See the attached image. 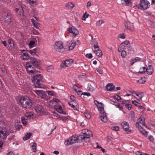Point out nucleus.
<instances>
[{"label":"nucleus","instance_id":"f257e3e1","mask_svg":"<svg viewBox=\"0 0 155 155\" xmlns=\"http://www.w3.org/2000/svg\"><path fill=\"white\" fill-rule=\"evenodd\" d=\"M19 101L24 108H29L33 104L31 100L27 96L21 97Z\"/></svg>","mask_w":155,"mask_h":155},{"label":"nucleus","instance_id":"f03ea898","mask_svg":"<svg viewBox=\"0 0 155 155\" xmlns=\"http://www.w3.org/2000/svg\"><path fill=\"white\" fill-rule=\"evenodd\" d=\"M33 81L35 82L33 87L35 88H41L44 87V85L40 83L42 80V77L41 74H38L33 77Z\"/></svg>","mask_w":155,"mask_h":155},{"label":"nucleus","instance_id":"7ed1b4c3","mask_svg":"<svg viewBox=\"0 0 155 155\" xmlns=\"http://www.w3.org/2000/svg\"><path fill=\"white\" fill-rule=\"evenodd\" d=\"M59 101V100L57 99H53L50 102V104L52 106H54V109H56L57 111L61 114H65L63 113L62 107L60 105H56L57 103Z\"/></svg>","mask_w":155,"mask_h":155},{"label":"nucleus","instance_id":"20e7f679","mask_svg":"<svg viewBox=\"0 0 155 155\" xmlns=\"http://www.w3.org/2000/svg\"><path fill=\"white\" fill-rule=\"evenodd\" d=\"M149 4V2L147 0H140V5H138L137 6L138 8H140V9H142V8L143 9H146L149 8L150 6Z\"/></svg>","mask_w":155,"mask_h":155},{"label":"nucleus","instance_id":"39448f33","mask_svg":"<svg viewBox=\"0 0 155 155\" xmlns=\"http://www.w3.org/2000/svg\"><path fill=\"white\" fill-rule=\"evenodd\" d=\"M82 133L84 135L79 136V137L81 139L84 140L85 139V138H90L91 136H92V132L90 130L86 129H84L83 130Z\"/></svg>","mask_w":155,"mask_h":155},{"label":"nucleus","instance_id":"423d86ee","mask_svg":"<svg viewBox=\"0 0 155 155\" xmlns=\"http://www.w3.org/2000/svg\"><path fill=\"white\" fill-rule=\"evenodd\" d=\"M67 30L70 33H72L74 37L77 36L79 34V31L73 26L69 27L67 29Z\"/></svg>","mask_w":155,"mask_h":155},{"label":"nucleus","instance_id":"0eeeda50","mask_svg":"<svg viewBox=\"0 0 155 155\" xmlns=\"http://www.w3.org/2000/svg\"><path fill=\"white\" fill-rule=\"evenodd\" d=\"M145 118L143 117H140L138 120L136 124V126L139 129L141 128V125H143L145 126L146 127H147L146 125H145Z\"/></svg>","mask_w":155,"mask_h":155},{"label":"nucleus","instance_id":"6e6552de","mask_svg":"<svg viewBox=\"0 0 155 155\" xmlns=\"http://www.w3.org/2000/svg\"><path fill=\"white\" fill-rule=\"evenodd\" d=\"M78 141V139L76 137H71L69 138L68 139L65 141V144L66 145H69L70 144L75 143Z\"/></svg>","mask_w":155,"mask_h":155},{"label":"nucleus","instance_id":"1a4fd4ad","mask_svg":"<svg viewBox=\"0 0 155 155\" xmlns=\"http://www.w3.org/2000/svg\"><path fill=\"white\" fill-rule=\"evenodd\" d=\"M33 91L41 98H44L46 97V94L45 91L39 90H34Z\"/></svg>","mask_w":155,"mask_h":155},{"label":"nucleus","instance_id":"9d476101","mask_svg":"<svg viewBox=\"0 0 155 155\" xmlns=\"http://www.w3.org/2000/svg\"><path fill=\"white\" fill-rule=\"evenodd\" d=\"M25 67L27 71L30 73L34 74L36 71L35 69L32 67V66L29 63H27Z\"/></svg>","mask_w":155,"mask_h":155},{"label":"nucleus","instance_id":"9b49d317","mask_svg":"<svg viewBox=\"0 0 155 155\" xmlns=\"http://www.w3.org/2000/svg\"><path fill=\"white\" fill-rule=\"evenodd\" d=\"M30 63L32 64L33 65L37 66L39 65L40 61L37 60L34 58L31 57L30 58Z\"/></svg>","mask_w":155,"mask_h":155},{"label":"nucleus","instance_id":"f8f14e48","mask_svg":"<svg viewBox=\"0 0 155 155\" xmlns=\"http://www.w3.org/2000/svg\"><path fill=\"white\" fill-rule=\"evenodd\" d=\"M55 45L58 47L56 48V51L60 52H61V49L63 48L62 42L61 41H58L55 43Z\"/></svg>","mask_w":155,"mask_h":155},{"label":"nucleus","instance_id":"ddd939ff","mask_svg":"<svg viewBox=\"0 0 155 155\" xmlns=\"http://www.w3.org/2000/svg\"><path fill=\"white\" fill-rule=\"evenodd\" d=\"M125 26L126 28L130 30L131 31L134 30V26L133 23L129 21L126 22L125 24Z\"/></svg>","mask_w":155,"mask_h":155},{"label":"nucleus","instance_id":"4468645a","mask_svg":"<svg viewBox=\"0 0 155 155\" xmlns=\"http://www.w3.org/2000/svg\"><path fill=\"white\" fill-rule=\"evenodd\" d=\"M75 6L74 4L72 2H69L65 4V7L67 9L71 10Z\"/></svg>","mask_w":155,"mask_h":155},{"label":"nucleus","instance_id":"2eb2a0df","mask_svg":"<svg viewBox=\"0 0 155 155\" xmlns=\"http://www.w3.org/2000/svg\"><path fill=\"white\" fill-rule=\"evenodd\" d=\"M121 125L124 130L127 131L129 129V125L127 122L124 121L121 123Z\"/></svg>","mask_w":155,"mask_h":155},{"label":"nucleus","instance_id":"dca6fc26","mask_svg":"<svg viewBox=\"0 0 155 155\" xmlns=\"http://www.w3.org/2000/svg\"><path fill=\"white\" fill-rule=\"evenodd\" d=\"M106 88L108 91H110L115 88V86L111 83L108 84L106 86Z\"/></svg>","mask_w":155,"mask_h":155},{"label":"nucleus","instance_id":"f3484780","mask_svg":"<svg viewBox=\"0 0 155 155\" xmlns=\"http://www.w3.org/2000/svg\"><path fill=\"white\" fill-rule=\"evenodd\" d=\"M100 116V118H101V120L104 122H106L107 121V119L106 117V114L105 112H103V113L101 114Z\"/></svg>","mask_w":155,"mask_h":155},{"label":"nucleus","instance_id":"a211bd4d","mask_svg":"<svg viewBox=\"0 0 155 155\" xmlns=\"http://www.w3.org/2000/svg\"><path fill=\"white\" fill-rule=\"evenodd\" d=\"M23 55L24 56L22 59L23 60H27L29 58V56L26 51L23 50L22 51Z\"/></svg>","mask_w":155,"mask_h":155},{"label":"nucleus","instance_id":"6ab92c4d","mask_svg":"<svg viewBox=\"0 0 155 155\" xmlns=\"http://www.w3.org/2000/svg\"><path fill=\"white\" fill-rule=\"evenodd\" d=\"M10 15V14L8 13L7 14V16L5 19V22L8 24H9L11 21Z\"/></svg>","mask_w":155,"mask_h":155},{"label":"nucleus","instance_id":"aec40b11","mask_svg":"<svg viewBox=\"0 0 155 155\" xmlns=\"http://www.w3.org/2000/svg\"><path fill=\"white\" fill-rule=\"evenodd\" d=\"M42 109V106L40 105H37L35 107V110L38 113L43 112Z\"/></svg>","mask_w":155,"mask_h":155},{"label":"nucleus","instance_id":"412c9836","mask_svg":"<svg viewBox=\"0 0 155 155\" xmlns=\"http://www.w3.org/2000/svg\"><path fill=\"white\" fill-rule=\"evenodd\" d=\"M99 105L97 106V108L99 111H100L101 114L103 113V112H105L104 111V107L103 105L101 103L99 104Z\"/></svg>","mask_w":155,"mask_h":155},{"label":"nucleus","instance_id":"4be33fe9","mask_svg":"<svg viewBox=\"0 0 155 155\" xmlns=\"http://www.w3.org/2000/svg\"><path fill=\"white\" fill-rule=\"evenodd\" d=\"M146 71L147 73L149 75H151L153 72V67H151V68H146Z\"/></svg>","mask_w":155,"mask_h":155},{"label":"nucleus","instance_id":"5701e85b","mask_svg":"<svg viewBox=\"0 0 155 155\" xmlns=\"http://www.w3.org/2000/svg\"><path fill=\"white\" fill-rule=\"evenodd\" d=\"M2 130H0V138L4 139L6 137V133H5Z\"/></svg>","mask_w":155,"mask_h":155},{"label":"nucleus","instance_id":"b1692460","mask_svg":"<svg viewBox=\"0 0 155 155\" xmlns=\"http://www.w3.org/2000/svg\"><path fill=\"white\" fill-rule=\"evenodd\" d=\"M31 147H32L33 151L35 152H36V149L37 148V144L35 143H31Z\"/></svg>","mask_w":155,"mask_h":155},{"label":"nucleus","instance_id":"393cba45","mask_svg":"<svg viewBox=\"0 0 155 155\" xmlns=\"http://www.w3.org/2000/svg\"><path fill=\"white\" fill-rule=\"evenodd\" d=\"M32 133H28L25 136V137H23V139L25 140H26L30 138L31 136Z\"/></svg>","mask_w":155,"mask_h":155},{"label":"nucleus","instance_id":"a878e982","mask_svg":"<svg viewBox=\"0 0 155 155\" xmlns=\"http://www.w3.org/2000/svg\"><path fill=\"white\" fill-rule=\"evenodd\" d=\"M95 51L97 56L100 57L102 56V52L101 50H95Z\"/></svg>","mask_w":155,"mask_h":155},{"label":"nucleus","instance_id":"bb28decb","mask_svg":"<svg viewBox=\"0 0 155 155\" xmlns=\"http://www.w3.org/2000/svg\"><path fill=\"white\" fill-rule=\"evenodd\" d=\"M0 72L3 75H5L6 74V71L4 67L0 68Z\"/></svg>","mask_w":155,"mask_h":155},{"label":"nucleus","instance_id":"cd10ccee","mask_svg":"<svg viewBox=\"0 0 155 155\" xmlns=\"http://www.w3.org/2000/svg\"><path fill=\"white\" fill-rule=\"evenodd\" d=\"M8 42V44L10 45V47L13 48L14 47L13 41L11 39H9Z\"/></svg>","mask_w":155,"mask_h":155},{"label":"nucleus","instance_id":"c85d7f7f","mask_svg":"<svg viewBox=\"0 0 155 155\" xmlns=\"http://www.w3.org/2000/svg\"><path fill=\"white\" fill-rule=\"evenodd\" d=\"M144 94L143 93L141 92L138 93V96L137 97H134L136 99L139 100L141 99L142 97L143 96Z\"/></svg>","mask_w":155,"mask_h":155},{"label":"nucleus","instance_id":"c756f323","mask_svg":"<svg viewBox=\"0 0 155 155\" xmlns=\"http://www.w3.org/2000/svg\"><path fill=\"white\" fill-rule=\"evenodd\" d=\"M88 89L90 91H93L94 90V84H88Z\"/></svg>","mask_w":155,"mask_h":155},{"label":"nucleus","instance_id":"7c9ffc66","mask_svg":"<svg viewBox=\"0 0 155 155\" xmlns=\"http://www.w3.org/2000/svg\"><path fill=\"white\" fill-rule=\"evenodd\" d=\"M76 42H72L71 43L70 46L69 47L68 50L70 51V50H73L74 49V48L75 47V46H76Z\"/></svg>","mask_w":155,"mask_h":155},{"label":"nucleus","instance_id":"2f4dec72","mask_svg":"<svg viewBox=\"0 0 155 155\" xmlns=\"http://www.w3.org/2000/svg\"><path fill=\"white\" fill-rule=\"evenodd\" d=\"M89 14L87 13V12H86L84 14L82 17V19L84 21H85L86 18H87L89 16Z\"/></svg>","mask_w":155,"mask_h":155},{"label":"nucleus","instance_id":"473e14b6","mask_svg":"<svg viewBox=\"0 0 155 155\" xmlns=\"http://www.w3.org/2000/svg\"><path fill=\"white\" fill-rule=\"evenodd\" d=\"M30 53L32 54H35L38 53V50L36 49L33 50H30L28 51Z\"/></svg>","mask_w":155,"mask_h":155},{"label":"nucleus","instance_id":"72a5a7b5","mask_svg":"<svg viewBox=\"0 0 155 155\" xmlns=\"http://www.w3.org/2000/svg\"><path fill=\"white\" fill-rule=\"evenodd\" d=\"M145 78H141V79L139 81H137L140 84H143L145 83L146 81L145 80Z\"/></svg>","mask_w":155,"mask_h":155},{"label":"nucleus","instance_id":"f704fd0d","mask_svg":"<svg viewBox=\"0 0 155 155\" xmlns=\"http://www.w3.org/2000/svg\"><path fill=\"white\" fill-rule=\"evenodd\" d=\"M127 53L125 51L122 50L121 51V55L123 58H125L126 56Z\"/></svg>","mask_w":155,"mask_h":155},{"label":"nucleus","instance_id":"c9c22d12","mask_svg":"<svg viewBox=\"0 0 155 155\" xmlns=\"http://www.w3.org/2000/svg\"><path fill=\"white\" fill-rule=\"evenodd\" d=\"M112 102L114 103H116V104H114V105L116 106H117L120 109H123V106L122 105H120L119 103L117 102L116 101H112Z\"/></svg>","mask_w":155,"mask_h":155},{"label":"nucleus","instance_id":"e433bc0d","mask_svg":"<svg viewBox=\"0 0 155 155\" xmlns=\"http://www.w3.org/2000/svg\"><path fill=\"white\" fill-rule=\"evenodd\" d=\"M35 44V41H31L29 43V46L30 48H32L33 45Z\"/></svg>","mask_w":155,"mask_h":155},{"label":"nucleus","instance_id":"4c0bfd02","mask_svg":"<svg viewBox=\"0 0 155 155\" xmlns=\"http://www.w3.org/2000/svg\"><path fill=\"white\" fill-rule=\"evenodd\" d=\"M129 44H130L129 41L126 40L120 44V45H121V47H123L122 46V45H128Z\"/></svg>","mask_w":155,"mask_h":155},{"label":"nucleus","instance_id":"58836bf2","mask_svg":"<svg viewBox=\"0 0 155 155\" xmlns=\"http://www.w3.org/2000/svg\"><path fill=\"white\" fill-rule=\"evenodd\" d=\"M84 115L85 117L88 119H90L91 117L90 114L88 113H84Z\"/></svg>","mask_w":155,"mask_h":155},{"label":"nucleus","instance_id":"ea45409f","mask_svg":"<svg viewBox=\"0 0 155 155\" xmlns=\"http://www.w3.org/2000/svg\"><path fill=\"white\" fill-rule=\"evenodd\" d=\"M140 131L144 136H145L146 137L147 136V132L146 130L142 129V130H140Z\"/></svg>","mask_w":155,"mask_h":155},{"label":"nucleus","instance_id":"a19ab883","mask_svg":"<svg viewBox=\"0 0 155 155\" xmlns=\"http://www.w3.org/2000/svg\"><path fill=\"white\" fill-rule=\"evenodd\" d=\"M64 63H65V64L66 65V67H68L71 65V64L70 63L69 60H66L64 61Z\"/></svg>","mask_w":155,"mask_h":155},{"label":"nucleus","instance_id":"79ce46f5","mask_svg":"<svg viewBox=\"0 0 155 155\" xmlns=\"http://www.w3.org/2000/svg\"><path fill=\"white\" fill-rule=\"evenodd\" d=\"M125 106L128 110H130L131 108L132 105L130 104H125Z\"/></svg>","mask_w":155,"mask_h":155},{"label":"nucleus","instance_id":"37998d69","mask_svg":"<svg viewBox=\"0 0 155 155\" xmlns=\"http://www.w3.org/2000/svg\"><path fill=\"white\" fill-rule=\"evenodd\" d=\"M111 129L114 131H118L119 130V127L117 126H114L111 127Z\"/></svg>","mask_w":155,"mask_h":155},{"label":"nucleus","instance_id":"c03bdc74","mask_svg":"<svg viewBox=\"0 0 155 155\" xmlns=\"http://www.w3.org/2000/svg\"><path fill=\"white\" fill-rule=\"evenodd\" d=\"M104 21L102 20H100L98 21L97 22V25H98L100 26L102 24L104 23Z\"/></svg>","mask_w":155,"mask_h":155},{"label":"nucleus","instance_id":"a18cd8bd","mask_svg":"<svg viewBox=\"0 0 155 155\" xmlns=\"http://www.w3.org/2000/svg\"><path fill=\"white\" fill-rule=\"evenodd\" d=\"M21 119V120L23 124L24 125L26 124L27 123V119H25V118L23 117H22Z\"/></svg>","mask_w":155,"mask_h":155},{"label":"nucleus","instance_id":"49530a36","mask_svg":"<svg viewBox=\"0 0 155 155\" xmlns=\"http://www.w3.org/2000/svg\"><path fill=\"white\" fill-rule=\"evenodd\" d=\"M86 57L88 58L91 59L92 58L93 56L91 54L89 53L87 54L86 55Z\"/></svg>","mask_w":155,"mask_h":155},{"label":"nucleus","instance_id":"de8ad7c7","mask_svg":"<svg viewBox=\"0 0 155 155\" xmlns=\"http://www.w3.org/2000/svg\"><path fill=\"white\" fill-rule=\"evenodd\" d=\"M97 72L100 74H103V71L101 69L99 68L97 70Z\"/></svg>","mask_w":155,"mask_h":155},{"label":"nucleus","instance_id":"09e8293b","mask_svg":"<svg viewBox=\"0 0 155 155\" xmlns=\"http://www.w3.org/2000/svg\"><path fill=\"white\" fill-rule=\"evenodd\" d=\"M141 59L138 57H136L135 58L133 59L132 60V61H134L135 62H136L137 61H140Z\"/></svg>","mask_w":155,"mask_h":155},{"label":"nucleus","instance_id":"8fccbe9b","mask_svg":"<svg viewBox=\"0 0 155 155\" xmlns=\"http://www.w3.org/2000/svg\"><path fill=\"white\" fill-rule=\"evenodd\" d=\"M34 26L36 28L39 29V27H40L39 24L38 23L36 22L35 23H34Z\"/></svg>","mask_w":155,"mask_h":155},{"label":"nucleus","instance_id":"3c124183","mask_svg":"<svg viewBox=\"0 0 155 155\" xmlns=\"http://www.w3.org/2000/svg\"><path fill=\"white\" fill-rule=\"evenodd\" d=\"M4 126V124L3 123L0 121V130H3Z\"/></svg>","mask_w":155,"mask_h":155},{"label":"nucleus","instance_id":"603ef678","mask_svg":"<svg viewBox=\"0 0 155 155\" xmlns=\"http://www.w3.org/2000/svg\"><path fill=\"white\" fill-rule=\"evenodd\" d=\"M126 49L127 50V51H131L132 50H133V48H132V47L130 46V45H129L128 46H126Z\"/></svg>","mask_w":155,"mask_h":155},{"label":"nucleus","instance_id":"864d4df0","mask_svg":"<svg viewBox=\"0 0 155 155\" xmlns=\"http://www.w3.org/2000/svg\"><path fill=\"white\" fill-rule=\"evenodd\" d=\"M119 37L122 39H124L125 38V35L123 33L122 34L119 35Z\"/></svg>","mask_w":155,"mask_h":155},{"label":"nucleus","instance_id":"5fc2aeb1","mask_svg":"<svg viewBox=\"0 0 155 155\" xmlns=\"http://www.w3.org/2000/svg\"><path fill=\"white\" fill-rule=\"evenodd\" d=\"M142 68L143 69V71H139V73H140V74H144V73H145L146 71H145V68H146V67H143Z\"/></svg>","mask_w":155,"mask_h":155},{"label":"nucleus","instance_id":"6e6d98bb","mask_svg":"<svg viewBox=\"0 0 155 155\" xmlns=\"http://www.w3.org/2000/svg\"><path fill=\"white\" fill-rule=\"evenodd\" d=\"M71 99L73 101H75L76 100V98L74 95H71L70 97Z\"/></svg>","mask_w":155,"mask_h":155},{"label":"nucleus","instance_id":"4d7b16f0","mask_svg":"<svg viewBox=\"0 0 155 155\" xmlns=\"http://www.w3.org/2000/svg\"><path fill=\"white\" fill-rule=\"evenodd\" d=\"M53 69V67L52 66H48L47 68V70L48 72H50L51 70Z\"/></svg>","mask_w":155,"mask_h":155},{"label":"nucleus","instance_id":"13d9d810","mask_svg":"<svg viewBox=\"0 0 155 155\" xmlns=\"http://www.w3.org/2000/svg\"><path fill=\"white\" fill-rule=\"evenodd\" d=\"M65 63H64V62H62V63L61 64V67L62 68L66 67V65H65Z\"/></svg>","mask_w":155,"mask_h":155},{"label":"nucleus","instance_id":"bf43d9fd","mask_svg":"<svg viewBox=\"0 0 155 155\" xmlns=\"http://www.w3.org/2000/svg\"><path fill=\"white\" fill-rule=\"evenodd\" d=\"M33 116V114H29L26 115V116L28 118H31L32 116Z\"/></svg>","mask_w":155,"mask_h":155},{"label":"nucleus","instance_id":"052dcab7","mask_svg":"<svg viewBox=\"0 0 155 155\" xmlns=\"http://www.w3.org/2000/svg\"><path fill=\"white\" fill-rule=\"evenodd\" d=\"M150 21V27H153L154 26V22L150 20L149 21Z\"/></svg>","mask_w":155,"mask_h":155},{"label":"nucleus","instance_id":"680f3d73","mask_svg":"<svg viewBox=\"0 0 155 155\" xmlns=\"http://www.w3.org/2000/svg\"><path fill=\"white\" fill-rule=\"evenodd\" d=\"M15 155V153L13 151H10L9 152H8L7 154V155Z\"/></svg>","mask_w":155,"mask_h":155},{"label":"nucleus","instance_id":"e2e57ef3","mask_svg":"<svg viewBox=\"0 0 155 155\" xmlns=\"http://www.w3.org/2000/svg\"><path fill=\"white\" fill-rule=\"evenodd\" d=\"M73 88H74V90L76 92H77L78 91V90L77 89V88H78V87L76 85H74L73 86Z\"/></svg>","mask_w":155,"mask_h":155},{"label":"nucleus","instance_id":"0e129e2a","mask_svg":"<svg viewBox=\"0 0 155 155\" xmlns=\"http://www.w3.org/2000/svg\"><path fill=\"white\" fill-rule=\"evenodd\" d=\"M132 103L133 104L135 105V106H136V105H137V104H139V103H138L137 102V101H135V100L132 101Z\"/></svg>","mask_w":155,"mask_h":155},{"label":"nucleus","instance_id":"69168bd1","mask_svg":"<svg viewBox=\"0 0 155 155\" xmlns=\"http://www.w3.org/2000/svg\"><path fill=\"white\" fill-rule=\"evenodd\" d=\"M115 98L118 101H119L121 99V98L120 96L117 95L115 96Z\"/></svg>","mask_w":155,"mask_h":155},{"label":"nucleus","instance_id":"338daca9","mask_svg":"<svg viewBox=\"0 0 155 155\" xmlns=\"http://www.w3.org/2000/svg\"><path fill=\"white\" fill-rule=\"evenodd\" d=\"M76 92H77V94L78 95L80 96L83 94V93H82V91H78Z\"/></svg>","mask_w":155,"mask_h":155},{"label":"nucleus","instance_id":"774afa93","mask_svg":"<svg viewBox=\"0 0 155 155\" xmlns=\"http://www.w3.org/2000/svg\"><path fill=\"white\" fill-rule=\"evenodd\" d=\"M123 47H121V45H119V47L118 49V51L119 52L121 51H122V49H123Z\"/></svg>","mask_w":155,"mask_h":155}]
</instances>
